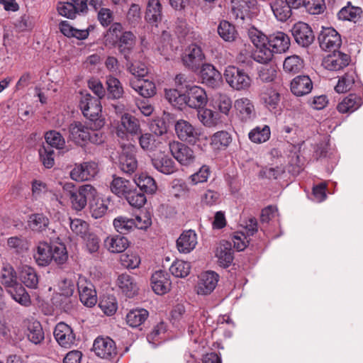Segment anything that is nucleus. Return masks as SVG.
<instances>
[{"mask_svg": "<svg viewBox=\"0 0 363 363\" xmlns=\"http://www.w3.org/2000/svg\"><path fill=\"white\" fill-rule=\"evenodd\" d=\"M210 174V167L207 165H203L198 172L189 177V179L193 185H196L199 183L206 182Z\"/></svg>", "mask_w": 363, "mask_h": 363, "instance_id": "obj_64", "label": "nucleus"}, {"mask_svg": "<svg viewBox=\"0 0 363 363\" xmlns=\"http://www.w3.org/2000/svg\"><path fill=\"white\" fill-rule=\"evenodd\" d=\"M104 245L111 253H121L128 248L129 242L124 236L113 235L105 239Z\"/></svg>", "mask_w": 363, "mask_h": 363, "instance_id": "obj_36", "label": "nucleus"}, {"mask_svg": "<svg viewBox=\"0 0 363 363\" xmlns=\"http://www.w3.org/2000/svg\"><path fill=\"white\" fill-rule=\"evenodd\" d=\"M106 45L117 48L125 62H129L137 43L135 35L131 31H123L120 23H113L104 35Z\"/></svg>", "mask_w": 363, "mask_h": 363, "instance_id": "obj_1", "label": "nucleus"}, {"mask_svg": "<svg viewBox=\"0 0 363 363\" xmlns=\"http://www.w3.org/2000/svg\"><path fill=\"white\" fill-rule=\"evenodd\" d=\"M174 130L177 138L181 142L191 145H195L200 140L201 135L199 128L184 119H179L176 121Z\"/></svg>", "mask_w": 363, "mask_h": 363, "instance_id": "obj_7", "label": "nucleus"}, {"mask_svg": "<svg viewBox=\"0 0 363 363\" xmlns=\"http://www.w3.org/2000/svg\"><path fill=\"white\" fill-rule=\"evenodd\" d=\"M38 152L44 167L48 169L52 167L55 164V151L52 147L43 145Z\"/></svg>", "mask_w": 363, "mask_h": 363, "instance_id": "obj_56", "label": "nucleus"}, {"mask_svg": "<svg viewBox=\"0 0 363 363\" xmlns=\"http://www.w3.org/2000/svg\"><path fill=\"white\" fill-rule=\"evenodd\" d=\"M204 59L205 55L201 48L195 43L189 45L182 55L184 65L194 72L200 68Z\"/></svg>", "mask_w": 363, "mask_h": 363, "instance_id": "obj_10", "label": "nucleus"}, {"mask_svg": "<svg viewBox=\"0 0 363 363\" xmlns=\"http://www.w3.org/2000/svg\"><path fill=\"white\" fill-rule=\"evenodd\" d=\"M53 334L56 341L62 347L70 348L75 345L76 335L72 328L64 322L56 325Z\"/></svg>", "mask_w": 363, "mask_h": 363, "instance_id": "obj_19", "label": "nucleus"}, {"mask_svg": "<svg viewBox=\"0 0 363 363\" xmlns=\"http://www.w3.org/2000/svg\"><path fill=\"white\" fill-rule=\"evenodd\" d=\"M200 75L203 83L210 87H218L221 83V74L211 64H202Z\"/></svg>", "mask_w": 363, "mask_h": 363, "instance_id": "obj_24", "label": "nucleus"}, {"mask_svg": "<svg viewBox=\"0 0 363 363\" xmlns=\"http://www.w3.org/2000/svg\"><path fill=\"white\" fill-rule=\"evenodd\" d=\"M96 195V190L91 184L82 185L77 190L69 191L68 193L72 207L76 211L84 208L87 201L94 199Z\"/></svg>", "mask_w": 363, "mask_h": 363, "instance_id": "obj_6", "label": "nucleus"}, {"mask_svg": "<svg viewBox=\"0 0 363 363\" xmlns=\"http://www.w3.org/2000/svg\"><path fill=\"white\" fill-rule=\"evenodd\" d=\"M125 198L130 206L135 208H141L147 201L144 193L138 192L133 187Z\"/></svg>", "mask_w": 363, "mask_h": 363, "instance_id": "obj_57", "label": "nucleus"}, {"mask_svg": "<svg viewBox=\"0 0 363 363\" xmlns=\"http://www.w3.org/2000/svg\"><path fill=\"white\" fill-rule=\"evenodd\" d=\"M257 10L256 0H233L231 1L230 13L235 20L243 21L246 18H250L252 13Z\"/></svg>", "mask_w": 363, "mask_h": 363, "instance_id": "obj_14", "label": "nucleus"}, {"mask_svg": "<svg viewBox=\"0 0 363 363\" xmlns=\"http://www.w3.org/2000/svg\"><path fill=\"white\" fill-rule=\"evenodd\" d=\"M0 281L6 290L18 283L16 272L12 266L6 264L2 267L0 272Z\"/></svg>", "mask_w": 363, "mask_h": 363, "instance_id": "obj_47", "label": "nucleus"}, {"mask_svg": "<svg viewBox=\"0 0 363 363\" xmlns=\"http://www.w3.org/2000/svg\"><path fill=\"white\" fill-rule=\"evenodd\" d=\"M113 226L116 230L120 234H128L134 228V220L133 218H129L125 216H118L113 220Z\"/></svg>", "mask_w": 363, "mask_h": 363, "instance_id": "obj_52", "label": "nucleus"}, {"mask_svg": "<svg viewBox=\"0 0 363 363\" xmlns=\"http://www.w3.org/2000/svg\"><path fill=\"white\" fill-rule=\"evenodd\" d=\"M269 6L274 17L280 22H286L292 15L293 8L286 0H272Z\"/></svg>", "mask_w": 363, "mask_h": 363, "instance_id": "obj_28", "label": "nucleus"}, {"mask_svg": "<svg viewBox=\"0 0 363 363\" xmlns=\"http://www.w3.org/2000/svg\"><path fill=\"white\" fill-rule=\"evenodd\" d=\"M290 89L296 96L307 95L313 89L312 80L308 75L296 76L291 82Z\"/></svg>", "mask_w": 363, "mask_h": 363, "instance_id": "obj_25", "label": "nucleus"}, {"mask_svg": "<svg viewBox=\"0 0 363 363\" xmlns=\"http://www.w3.org/2000/svg\"><path fill=\"white\" fill-rule=\"evenodd\" d=\"M216 256L219 265L223 268L228 267L233 261V252L231 243L228 241L220 242L216 249Z\"/></svg>", "mask_w": 363, "mask_h": 363, "instance_id": "obj_32", "label": "nucleus"}, {"mask_svg": "<svg viewBox=\"0 0 363 363\" xmlns=\"http://www.w3.org/2000/svg\"><path fill=\"white\" fill-rule=\"evenodd\" d=\"M217 30L219 36L226 42H233L238 35L235 26L225 20L219 23Z\"/></svg>", "mask_w": 363, "mask_h": 363, "instance_id": "obj_46", "label": "nucleus"}, {"mask_svg": "<svg viewBox=\"0 0 363 363\" xmlns=\"http://www.w3.org/2000/svg\"><path fill=\"white\" fill-rule=\"evenodd\" d=\"M169 149L172 157L181 165L189 166L195 161L196 157L193 149L182 142L170 141Z\"/></svg>", "mask_w": 363, "mask_h": 363, "instance_id": "obj_8", "label": "nucleus"}, {"mask_svg": "<svg viewBox=\"0 0 363 363\" xmlns=\"http://www.w3.org/2000/svg\"><path fill=\"white\" fill-rule=\"evenodd\" d=\"M323 61L324 67L330 71H337L346 67L350 62V56L338 51H332Z\"/></svg>", "mask_w": 363, "mask_h": 363, "instance_id": "obj_22", "label": "nucleus"}, {"mask_svg": "<svg viewBox=\"0 0 363 363\" xmlns=\"http://www.w3.org/2000/svg\"><path fill=\"white\" fill-rule=\"evenodd\" d=\"M303 6L312 15L320 14L326 9L325 0H304Z\"/></svg>", "mask_w": 363, "mask_h": 363, "instance_id": "obj_60", "label": "nucleus"}, {"mask_svg": "<svg viewBox=\"0 0 363 363\" xmlns=\"http://www.w3.org/2000/svg\"><path fill=\"white\" fill-rule=\"evenodd\" d=\"M7 245L18 254L26 252L28 248L26 240L21 237L15 236L9 238L7 241Z\"/></svg>", "mask_w": 363, "mask_h": 363, "instance_id": "obj_63", "label": "nucleus"}, {"mask_svg": "<svg viewBox=\"0 0 363 363\" xmlns=\"http://www.w3.org/2000/svg\"><path fill=\"white\" fill-rule=\"evenodd\" d=\"M98 130L94 128L93 123L88 127L80 121H73L68 126V138L81 147L86 145L89 143L99 145L104 143V138Z\"/></svg>", "mask_w": 363, "mask_h": 363, "instance_id": "obj_2", "label": "nucleus"}, {"mask_svg": "<svg viewBox=\"0 0 363 363\" xmlns=\"http://www.w3.org/2000/svg\"><path fill=\"white\" fill-rule=\"evenodd\" d=\"M184 96V104L195 109L203 108L208 101L205 90L198 86H192L187 88Z\"/></svg>", "mask_w": 363, "mask_h": 363, "instance_id": "obj_18", "label": "nucleus"}, {"mask_svg": "<svg viewBox=\"0 0 363 363\" xmlns=\"http://www.w3.org/2000/svg\"><path fill=\"white\" fill-rule=\"evenodd\" d=\"M134 182L144 194L152 195L157 189L155 180L145 173L135 178Z\"/></svg>", "mask_w": 363, "mask_h": 363, "instance_id": "obj_39", "label": "nucleus"}, {"mask_svg": "<svg viewBox=\"0 0 363 363\" xmlns=\"http://www.w3.org/2000/svg\"><path fill=\"white\" fill-rule=\"evenodd\" d=\"M99 306L106 315H112L117 311L118 303L113 296H108L100 301Z\"/></svg>", "mask_w": 363, "mask_h": 363, "instance_id": "obj_61", "label": "nucleus"}, {"mask_svg": "<svg viewBox=\"0 0 363 363\" xmlns=\"http://www.w3.org/2000/svg\"><path fill=\"white\" fill-rule=\"evenodd\" d=\"M47 143L45 146H50L53 149H62L65 145V140L62 135L56 130L48 131L45 135Z\"/></svg>", "mask_w": 363, "mask_h": 363, "instance_id": "obj_54", "label": "nucleus"}, {"mask_svg": "<svg viewBox=\"0 0 363 363\" xmlns=\"http://www.w3.org/2000/svg\"><path fill=\"white\" fill-rule=\"evenodd\" d=\"M234 106L237 114L243 122L252 121L256 116L255 106L252 102L247 98L237 99L235 101Z\"/></svg>", "mask_w": 363, "mask_h": 363, "instance_id": "obj_26", "label": "nucleus"}, {"mask_svg": "<svg viewBox=\"0 0 363 363\" xmlns=\"http://www.w3.org/2000/svg\"><path fill=\"white\" fill-rule=\"evenodd\" d=\"M191 267V264L188 262L176 260L172 264L169 272L176 277L184 278L189 274Z\"/></svg>", "mask_w": 363, "mask_h": 363, "instance_id": "obj_53", "label": "nucleus"}, {"mask_svg": "<svg viewBox=\"0 0 363 363\" xmlns=\"http://www.w3.org/2000/svg\"><path fill=\"white\" fill-rule=\"evenodd\" d=\"M58 286L60 290L59 296L61 298L60 300L62 301V297L67 299L65 305L62 307L65 310H68L70 308L71 303L69 298L72 296L75 289L74 282L70 279L65 278L59 282Z\"/></svg>", "mask_w": 363, "mask_h": 363, "instance_id": "obj_42", "label": "nucleus"}, {"mask_svg": "<svg viewBox=\"0 0 363 363\" xmlns=\"http://www.w3.org/2000/svg\"><path fill=\"white\" fill-rule=\"evenodd\" d=\"M12 298L22 306H28L30 303L29 294L21 284L18 283L15 286L6 290Z\"/></svg>", "mask_w": 363, "mask_h": 363, "instance_id": "obj_45", "label": "nucleus"}, {"mask_svg": "<svg viewBox=\"0 0 363 363\" xmlns=\"http://www.w3.org/2000/svg\"><path fill=\"white\" fill-rule=\"evenodd\" d=\"M320 47L325 51H337L342 45L339 33L331 27L323 28L318 36Z\"/></svg>", "mask_w": 363, "mask_h": 363, "instance_id": "obj_11", "label": "nucleus"}, {"mask_svg": "<svg viewBox=\"0 0 363 363\" xmlns=\"http://www.w3.org/2000/svg\"><path fill=\"white\" fill-rule=\"evenodd\" d=\"M247 36L252 43L257 48L253 54V59L257 62L267 64L272 59L271 51L267 49L268 35L254 26L247 29Z\"/></svg>", "mask_w": 363, "mask_h": 363, "instance_id": "obj_4", "label": "nucleus"}, {"mask_svg": "<svg viewBox=\"0 0 363 363\" xmlns=\"http://www.w3.org/2000/svg\"><path fill=\"white\" fill-rule=\"evenodd\" d=\"M70 228L72 231L82 238H85L89 230V225L82 219H70Z\"/></svg>", "mask_w": 363, "mask_h": 363, "instance_id": "obj_62", "label": "nucleus"}, {"mask_svg": "<svg viewBox=\"0 0 363 363\" xmlns=\"http://www.w3.org/2000/svg\"><path fill=\"white\" fill-rule=\"evenodd\" d=\"M140 125L138 118L130 113H124L121 118V125L116 130V135L122 140H128V134L140 133Z\"/></svg>", "mask_w": 363, "mask_h": 363, "instance_id": "obj_15", "label": "nucleus"}, {"mask_svg": "<svg viewBox=\"0 0 363 363\" xmlns=\"http://www.w3.org/2000/svg\"><path fill=\"white\" fill-rule=\"evenodd\" d=\"M117 284L121 291L128 298H133L138 292V286L134 278L126 273L118 276Z\"/></svg>", "mask_w": 363, "mask_h": 363, "instance_id": "obj_33", "label": "nucleus"}, {"mask_svg": "<svg viewBox=\"0 0 363 363\" xmlns=\"http://www.w3.org/2000/svg\"><path fill=\"white\" fill-rule=\"evenodd\" d=\"M127 69L135 77L143 78L148 73V69L144 63L136 62L133 58H130L129 62H125Z\"/></svg>", "mask_w": 363, "mask_h": 363, "instance_id": "obj_55", "label": "nucleus"}, {"mask_svg": "<svg viewBox=\"0 0 363 363\" xmlns=\"http://www.w3.org/2000/svg\"><path fill=\"white\" fill-rule=\"evenodd\" d=\"M362 104V101L360 96L354 94H350L338 104L337 109L342 113L353 112L358 109Z\"/></svg>", "mask_w": 363, "mask_h": 363, "instance_id": "obj_37", "label": "nucleus"}, {"mask_svg": "<svg viewBox=\"0 0 363 363\" xmlns=\"http://www.w3.org/2000/svg\"><path fill=\"white\" fill-rule=\"evenodd\" d=\"M197 244V235L194 230L184 231L177 240V247L182 253H189Z\"/></svg>", "mask_w": 363, "mask_h": 363, "instance_id": "obj_29", "label": "nucleus"}, {"mask_svg": "<svg viewBox=\"0 0 363 363\" xmlns=\"http://www.w3.org/2000/svg\"><path fill=\"white\" fill-rule=\"evenodd\" d=\"M28 340L35 344L41 343L45 339V334L40 322L35 320L28 323L26 332Z\"/></svg>", "mask_w": 363, "mask_h": 363, "instance_id": "obj_43", "label": "nucleus"}, {"mask_svg": "<svg viewBox=\"0 0 363 363\" xmlns=\"http://www.w3.org/2000/svg\"><path fill=\"white\" fill-rule=\"evenodd\" d=\"M153 167L164 174H172L177 170L174 160L165 155H159L152 159Z\"/></svg>", "mask_w": 363, "mask_h": 363, "instance_id": "obj_31", "label": "nucleus"}, {"mask_svg": "<svg viewBox=\"0 0 363 363\" xmlns=\"http://www.w3.org/2000/svg\"><path fill=\"white\" fill-rule=\"evenodd\" d=\"M198 118L203 125L211 127L216 124L217 117L215 112L211 109L203 108L198 111Z\"/></svg>", "mask_w": 363, "mask_h": 363, "instance_id": "obj_58", "label": "nucleus"}, {"mask_svg": "<svg viewBox=\"0 0 363 363\" xmlns=\"http://www.w3.org/2000/svg\"><path fill=\"white\" fill-rule=\"evenodd\" d=\"M270 128L267 125L262 127L257 126L248 134L250 140L255 143H262L268 140L270 138Z\"/></svg>", "mask_w": 363, "mask_h": 363, "instance_id": "obj_48", "label": "nucleus"}, {"mask_svg": "<svg viewBox=\"0 0 363 363\" xmlns=\"http://www.w3.org/2000/svg\"><path fill=\"white\" fill-rule=\"evenodd\" d=\"M49 219L43 213L32 214L29 217L28 225L30 229L38 232L45 230L49 225Z\"/></svg>", "mask_w": 363, "mask_h": 363, "instance_id": "obj_51", "label": "nucleus"}, {"mask_svg": "<svg viewBox=\"0 0 363 363\" xmlns=\"http://www.w3.org/2000/svg\"><path fill=\"white\" fill-rule=\"evenodd\" d=\"M150 24L157 26L162 20V6L160 0H148L145 16Z\"/></svg>", "mask_w": 363, "mask_h": 363, "instance_id": "obj_30", "label": "nucleus"}, {"mask_svg": "<svg viewBox=\"0 0 363 363\" xmlns=\"http://www.w3.org/2000/svg\"><path fill=\"white\" fill-rule=\"evenodd\" d=\"M280 94L272 86H264L259 94V102L265 108L276 113L280 104Z\"/></svg>", "mask_w": 363, "mask_h": 363, "instance_id": "obj_21", "label": "nucleus"}, {"mask_svg": "<svg viewBox=\"0 0 363 363\" xmlns=\"http://www.w3.org/2000/svg\"><path fill=\"white\" fill-rule=\"evenodd\" d=\"M79 107L84 116L94 124L95 129H100L104 125V120L101 116L102 107L99 99L86 94L80 100Z\"/></svg>", "mask_w": 363, "mask_h": 363, "instance_id": "obj_3", "label": "nucleus"}, {"mask_svg": "<svg viewBox=\"0 0 363 363\" xmlns=\"http://www.w3.org/2000/svg\"><path fill=\"white\" fill-rule=\"evenodd\" d=\"M121 264L126 269H136L140 264V258L133 252L124 253L120 256Z\"/></svg>", "mask_w": 363, "mask_h": 363, "instance_id": "obj_59", "label": "nucleus"}, {"mask_svg": "<svg viewBox=\"0 0 363 363\" xmlns=\"http://www.w3.org/2000/svg\"><path fill=\"white\" fill-rule=\"evenodd\" d=\"M52 247L45 242L38 243L33 257L39 266H48L52 262Z\"/></svg>", "mask_w": 363, "mask_h": 363, "instance_id": "obj_35", "label": "nucleus"}, {"mask_svg": "<svg viewBox=\"0 0 363 363\" xmlns=\"http://www.w3.org/2000/svg\"><path fill=\"white\" fill-rule=\"evenodd\" d=\"M295 42L302 48H308L315 40V34L312 28L306 23L298 21L291 30Z\"/></svg>", "mask_w": 363, "mask_h": 363, "instance_id": "obj_12", "label": "nucleus"}, {"mask_svg": "<svg viewBox=\"0 0 363 363\" xmlns=\"http://www.w3.org/2000/svg\"><path fill=\"white\" fill-rule=\"evenodd\" d=\"M149 316V313L144 308H135L130 310L126 315V323L131 328H138Z\"/></svg>", "mask_w": 363, "mask_h": 363, "instance_id": "obj_41", "label": "nucleus"}, {"mask_svg": "<svg viewBox=\"0 0 363 363\" xmlns=\"http://www.w3.org/2000/svg\"><path fill=\"white\" fill-rule=\"evenodd\" d=\"M232 141L230 135L224 130L215 133L211 139V145L214 149L221 150L227 147Z\"/></svg>", "mask_w": 363, "mask_h": 363, "instance_id": "obj_49", "label": "nucleus"}, {"mask_svg": "<svg viewBox=\"0 0 363 363\" xmlns=\"http://www.w3.org/2000/svg\"><path fill=\"white\" fill-rule=\"evenodd\" d=\"M291 45L290 37L284 32L275 31L268 35L267 49L271 54H281L289 50Z\"/></svg>", "mask_w": 363, "mask_h": 363, "instance_id": "obj_16", "label": "nucleus"}, {"mask_svg": "<svg viewBox=\"0 0 363 363\" xmlns=\"http://www.w3.org/2000/svg\"><path fill=\"white\" fill-rule=\"evenodd\" d=\"M218 275L214 272H206L202 274L197 285V294H210L217 286Z\"/></svg>", "mask_w": 363, "mask_h": 363, "instance_id": "obj_27", "label": "nucleus"}, {"mask_svg": "<svg viewBox=\"0 0 363 363\" xmlns=\"http://www.w3.org/2000/svg\"><path fill=\"white\" fill-rule=\"evenodd\" d=\"M223 75L228 85L235 90H246L251 85L252 80L249 74L240 67L228 66Z\"/></svg>", "mask_w": 363, "mask_h": 363, "instance_id": "obj_5", "label": "nucleus"}, {"mask_svg": "<svg viewBox=\"0 0 363 363\" xmlns=\"http://www.w3.org/2000/svg\"><path fill=\"white\" fill-rule=\"evenodd\" d=\"M303 66V60L299 56L294 55L284 60L283 68L287 73L296 74L299 72Z\"/></svg>", "mask_w": 363, "mask_h": 363, "instance_id": "obj_50", "label": "nucleus"}, {"mask_svg": "<svg viewBox=\"0 0 363 363\" xmlns=\"http://www.w3.org/2000/svg\"><path fill=\"white\" fill-rule=\"evenodd\" d=\"M77 289L81 302L87 307L94 306L97 302L96 291L93 284L84 277H79Z\"/></svg>", "mask_w": 363, "mask_h": 363, "instance_id": "obj_20", "label": "nucleus"}, {"mask_svg": "<svg viewBox=\"0 0 363 363\" xmlns=\"http://www.w3.org/2000/svg\"><path fill=\"white\" fill-rule=\"evenodd\" d=\"M99 172L98 164L95 162H84L75 164L70 171L72 179L76 182L89 181L94 178Z\"/></svg>", "mask_w": 363, "mask_h": 363, "instance_id": "obj_13", "label": "nucleus"}, {"mask_svg": "<svg viewBox=\"0 0 363 363\" xmlns=\"http://www.w3.org/2000/svg\"><path fill=\"white\" fill-rule=\"evenodd\" d=\"M363 11L361 7L352 4L350 1L342 7L337 13V18L341 21L357 23L361 18Z\"/></svg>", "mask_w": 363, "mask_h": 363, "instance_id": "obj_34", "label": "nucleus"}, {"mask_svg": "<svg viewBox=\"0 0 363 363\" xmlns=\"http://www.w3.org/2000/svg\"><path fill=\"white\" fill-rule=\"evenodd\" d=\"M152 290L158 295L167 294L171 287V281L168 274L162 270L156 271L150 279Z\"/></svg>", "mask_w": 363, "mask_h": 363, "instance_id": "obj_23", "label": "nucleus"}, {"mask_svg": "<svg viewBox=\"0 0 363 363\" xmlns=\"http://www.w3.org/2000/svg\"><path fill=\"white\" fill-rule=\"evenodd\" d=\"M107 96L108 99H118L123 95V88L120 80L112 76L106 77Z\"/></svg>", "mask_w": 363, "mask_h": 363, "instance_id": "obj_44", "label": "nucleus"}, {"mask_svg": "<svg viewBox=\"0 0 363 363\" xmlns=\"http://www.w3.org/2000/svg\"><path fill=\"white\" fill-rule=\"evenodd\" d=\"M19 277L22 283L30 289H36L39 282L38 275L34 268L28 265L21 269Z\"/></svg>", "mask_w": 363, "mask_h": 363, "instance_id": "obj_38", "label": "nucleus"}, {"mask_svg": "<svg viewBox=\"0 0 363 363\" xmlns=\"http://www.w3.org/2000/svg\"><path fill=\"white\" fill-rule=\"evenodd\" d=\"M93 350L98 357L106 359H112L117 354L116 343L108 337H98L94 342Z\"/></svg>", "mask_w": 363, "mask_h": 363, "instance_id": "obj_17", "label": "nucleus"}, {"mask_svg": "<svg viewBox=\"0 0 363 363\" xmlns=\"http://www.w3.org/2000/svg\"><path fill=\"white\" fill-rule=\"evenodd\" d=\"M122 152L118 158V167L126 174H132L138 168L136 147L132 145H122Z\"/></svg>", "mask_w": 363, "mask_h": 363, "instance_id": "obj_9", "label": "nucleus"}, {"mask_svg": "<svg viewBox=\"0 0 363 363\" xmlns=\"http://www.w3.org/2000/svg\"><path fill=\"white\" fill-rule=\"evenodd\" d=\"M129 180L116 175H113V180L110 184L111 191L119 197H125L132 188Z\"/></svg>", "mask_w": 363, "mask_h": 363, "instance_id": "obj_40", "label": "nucleus"}]
</instances>
